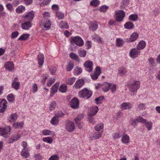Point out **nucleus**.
Instances as JSON below:
<instances>
[{
	"label": "nucleus",
	"mask_w": 160,
	"mask_h": 160,
	"mask_svg": "<svg viewBox=\"0 0 160 160\" xmlns=\"http://www.w3.org/2000/svg\"><path fill=\"white\" fill-rule=\"evenodd\" d=\"M38 63L39 65L42 66L43 63L44 57L43 54H40L38 55Z\"/></svg>",
	"instance_id": "obj_27"
},
{
	"label": "nucleus",
	"mask_w": 160,
	"mask_h": 160,
	"mask_svg": "<svg viewBox=\"0 0 160 160\" xmlns=\"http://www.w3.org/2000/svg\"><path fill=\"white\" fill-rule=\"evenodd\" d=\"M138 108L139 110L145 109V104L143 103H140L138 105Z\"/></svg>",
	"instance_id": "obj_58"
},
{
	"label": "nucleus",
	"mask_w": 160,
	"mask_h": 160,
	"mask_svg": "<svg viewBox=\"0 0 160 160\" xmlns=\"http://www.w3.org/2000/svg\"><path fill=\"white\" fill-rule=\"evenodd\" d=\"M92 94V91L86 88H85L79 91L78 92V95L80 97L83 98H86L87 99L90 98Z\"/></svg>",
	"instance_id": "obj_1"
},
{
	"label": "nucleus",
	"mask_w": 160,
	"mask_h": 160,
	"mask_svg": "<svg viewBox=\"0 0 160 160\" xmlns=\"http://www.w3.org/2000/svg\"><path fill=\"white\" fill-rule=\"evenodd\" d=\"M12 136L15 141L18 140L21 137L20 134L18 133L13 134Z\"/></svg>",
	"instance_id": "obj_51"
},
{
	"label": "nucleus",
	"mask_w": 160,
	"mask_h": 160,
	"mask_svg": "<svg viewBox=\"0 0 160 160\" xmlns=\"http://www.w3.org/2000/svg\"><path fill=\"white\" fill-rule=\"evenodd\" d=\"M67 90V86L65 84L61 85L59 88V91L62 93L65 92Z\"/></svg>",
	"instance_id": "obj_41"
},
{
	"label": "nucleus",
	"mask_w": 160,
	"mask_h": 160,
	"mask_svg": "<svg viewBox=\"0 0 160 160\" xmlns=\"http://www.w3.org/2000/svg\"><path fill=\"white\" fill-rule=\"evenodd\" d=\"M74 73L75 75L79 74L82 72V69L81 68L77 67L74 69Z\"/></svg>",
	"instance_id": "obj_45"
},
{
	"label": "nucleus",
	"mask_w": 160,
	"mask_h": 160,
	"mask_svg": "<svg viewBox=\"0 0 160 160\" xmlns=\"http://www.w3.org/2000/svg\"><path fill=\"white\" fill-rule=\"evenodd\" d=\"M85 70L88 72H91L93 70V63L90 60H87L84 64Z\"/></svg>",
	"instance_id": "obj_7"
},
{
	"label": "nucleus",
	"mask_w": 160,
	"mask_h": 160,
	"mask_svg": "<svg viewBox=\"0 0 160 160\" xmlns=\"http://www.w3.org/2000/svg\"><path fill=\"white\" fill-rule=\"evenodd\" d=\"M146 126L148 130H150L152 128V123L151 122H145Z\"/></svg>",
	"instance_id": "obj_60"
},
{
	"label": "nucleus",
	"mask_w": 160,
	"mask_h": 160,
	"mask_svg": "<svg viewBox=\"0 0 160 160\" xmlns=\"http://www.w3.org/2000/svg\"><path fill=\"white\" fill-rule=\"evenodd\" d=\"M59 158V157L57 154H54L52 155L48 160H58Z\"/></svg>",
	"instance_id": "obj_55"
},
{
	"label": "nucleus",
	"mask_w": 160,
	"mask_h": 160,
	"mask_svg": "<svg viewBox=\"0 0 160 160\" xmlns=\"http://www.w3.org/2000/svg\"><path fill=\"white\" fill-rule=\"evenodd\" d=\"M59 26L61 28L67 29L69 26L68 23L65 21H62L59 24Z\"/></svg>",
	"instance_id": "obj_34"
},
{
	"label": "nucleus",
	"mask_w": 160,
	"mask_h": 160,
	"mask_svg": "<svg viewBox=\"0 0 160 160\" xmlns=\"http://www.w3.org/2000/svg\"><path fill=\"white\" fill-rule=\"evenodd\" d=\"M79 55L81 57H84L86 54V51L83 49H79L78 51Z\"/></svg>",
	"instance_id": "obj_39"
},
{
	"label": "nucleus",
	"mask_w": 160,
	"mask_h": 160,
	"mask_svg": "<svg viewBox=\"0 0 160 160\" xmlns=\"http://www.w3.org/2000/svg\"><path fill=\"white\" fill-rule=\"evenodd\" d=\"M84 117L83 114H80L78 115L74 119L76 125L80 129L82 128L81 121L83 118Z\"/></svg>",
	"instance_id": "obj_5"
},
{
	"label": "nucleus",
	"mask_w": 160,
	"mask_h": 160,
	"mask_svg": "<svg viewBox=\"0 0 160 160\" xmlns=\"http://www.w3.org/2000/svg\"><path fill=\"white\" fill-rule=\"evenodd\" d=\"M33 17L34 15L33 13L31 12H30L28 13L27 14L24 16V21H29V22H31L33 18Z\"/></svg>",
	"instance_id": "obj_18"
},
{
	"label": "nucleus",
	"mask_w": 160,
	"mask_h": 160,
	"mask_svg": "<svg viewBox=\"0 0 160 160\" xmlns=\"http://www.w3.org/2000/svg\"><path fill=\"white\" fill-rule=\"evenodd\" d=\"M42 140L44 142L49 143H51L52 142V138L50 137L43 138L42 139Z\"/></svg>",
	"instance_id": "obj_48"
},
{
	"label": "nucleus",
	"mask_w": 160,
	"mask_h": 160,
	"mask_svg": "<svg viewBox=\"0 0 160 160\" xmlns=\"http://www.w3.org/2000/svg\"><path fill=\"white\" fill-rule=\"evenodd\" d=\"M129 20L133 21H136L138 19L137 15L136 14L131 15L129 17Z\"/></svg>",
	"instance_id": "obj_50"
},
{
	"label": "nucleus",
	"mask_w": 160,
	"mask_h": 160,
	"mask_svg": "<svg viewBox=\"0 0 160 160\" xmlns=\"http://www.w3.org/2000/svg\"><path fill=\"white\" fill-rule=\"evenodd\" d=\"M100 2L98 0H92L91 2L90 5L94 7H97L99 5Z\"/></svg>",
	"instance_id": "obj_38"
},
{
	"label": "nucleus",
	"mask_w": 160,
	"mask_h": 160,
	"mask_svg": "<svg viewBox=\"0 0 160 160\" xmlns=\"http://www.w3.org/2000/svg\"><path fill=\"white\" fill-rule=\"evenodd\" d=\"M42 134L45 136L50 135L52 137H53L55 135L53 132L46 129H45L42 131Z\"/></svg>",
	"instance_id": "obj_26"
},
{
	"label": "nucleus",
	"mask_w": 160,
	"mask_h": 160,
	"mask_svg": "<svg viewBox=\"0 0 160 160\" xmlns=\"http://www.w3.org/2000/svg\"><path fill=\"white\" fill-rule=\"evenodd\" d=\"M129 137L126 134H124L122 138V141L124 144H126L129 142Z\"/></svg>",
	"instance_id": "obj_28"
},
{
	"label": "nucleus",
	"mask_w": 160,
	"mask_h": 160,
	"mask_svg": "<svg viewBox=\"0 0 160 160\" xmlns=\"http://www.w3.org/2000/svg\"><path fill=\"white\" fill-rule=\"evenodd\" d=\"M98 108L97 106H93L90 108L88 112V115L90 117H92L95 115L97 113Z\"/></svg>",
	"instance_id": "obj_14"
},
{
	"label": "nucleus",
	"mask_w": 160,
	"mask_h": 160,
	"mask_svg": "<svg viewBox=\"0 0 160 160\" xmlns=\"http://www.w3.org/2000/svg\"><path fill=\"white\" fill-rule=\"evenodd\" d=\"M93 39L95 41L97 42L101 43V38L98 35L95 34L93 35L92 36Z\"/></svg>",
	"instance_id": "obj_43"
},
{
	"label": "nucleus",
	"mask_w": 160,
	"mask_h": 160,
	"mask_svg": "<svg viewBox=\"0 0 160 160\" xmlns=\"http://www.w3.org/2000/svg\"><path fill=\"white\" fill-rule=\"evenodd\" d=\"M120 106L122 110H128L132 108L133 104L129 102H124L122 103Z\"/></svg>",
	"instance_id": "obj_11"
},
{
	"label": "nucleus",
	"mask_w": 160,
	"mask_h": 160,
	"mask_svg": "<svg viewBox=\"0 0 160 160\" xmlns=\"http://www.w3.org/2000/svg\"><path fill=\"white\" fill-rule=\"evenodd\" d=\"M11 119L12 121H15L17 118V115L16 113L12 114L10 116Z\"/></svg>",
	"instance_id": "obj_56"
},
{
	"label": "nucleus",
	"mask_w": 160,
	"mask_h": 160,
	"mask_svg": "<svg viewBox=\"0 0 160 160\" xmlns=\"http://www.w3.org/2000/svg\"><path fill=\"white\" fill-rule=\"evenodd\" d=\"M59 120V119L54 116L52 118L50 122L52 125H56L58 124Z\"/></svg>",
	"instance_id": "obj_37"
},
{
	"label": "nucleus",
	"mask_w": 160,
	"mask_h": 160,
	"mask_svg": "<svg viewBox=\"0 0 160 160\" xmlns=\"http://www.w3.org/2000/svg\"><path fill=\"white\" fill-rule=\"evenodd\" d=\"M134 24L130 22H128L124 25V28L127 29H131L133 28Z\"/></svg>",
	"instance_id": "obj_31"
},
{
	"label": "nucleus",
	"mask_w": 160,
	"mask_h": 160,
	"mask_svg": "<svg viewBox=\"0 0 160 160\" xmlns=\"http://www.w3.org/2000/svg\"><path fill=\"white\" fill-rule=\"evenodd\" d=\"M140 52V51L139 50H138L137 48H134L130 50L129 54L131 58H134L138 57Z\"/></svg>",
	"instance_id": "obj_8"
},
{
	"label": "nucleus",
	"mask_w": 160,
	"mask_h": 160,
	"mask_svg": "<svg viewBox=\"0 0 160 160\" xmlns=\"http://www.w3.org/2000/svg\"><path fill=\"white\" fill-rule=\"evenodd\" d=\"M31 22L26 21L22 25V29L24 30H28L32 26Z\"/></svg>",
	"instance_id": "obj_23"
},
{
	"label": "nucleus",
	"mask_w": 160,
	"mask_h": 160,
	"mask_svg": "<svg viewBox=\"0 0 160 160\" xmlns=\"http://www.w3.org/2000/svg\"><path fill=\"white\" fill-rule=\"evenodd\" d=\"M84 84V81L82 79L77 80L75 82L74 87L75 88L79 89L81 88Z\"/></svg>",
	"instance_id": "obj_17"
},
{
	"label": "nucleus",
	"mask_w": 160,
	"mask_h": 160,
	"mask_svg": "<svg viewBox=\"0 0 160 160\" xmlns=\"http://www.w3.org/2000/svg\"><path fill=\"white\" fill-rule=\"evenodd\" d=\"M123 42L122 40L118 38L116 39V46L118 47H121L123 43Z\"/></svg>",
	"instance_id": "obj_49"
},
{
	"label": "nucleus",
	"mask_w": 160,
	"mask_h": 160,
	"mask_svg": "<svg viewBox=\"0 0 160 160\" xmlns=\"http://www.w3.org/2000/svg\"><path fill=\"white\" fill-rule=\"evenodd\" d=\"M55 117L58 119L59 118H61L63 116L64 114L62 112H58L56 114H55Z\"/></svg>",
	"instance_id": "obj_61"
},
{
	"label": "nucleus",
	"mask_w": 160,
	"mask_h": 160,
	"mask_svg": "<svg viewBox=\"0 0 160 160\" xmlns=\"http://www.w3.org/2000/svg\"><path fill=\"white\" fill-rule=\"evenodd\" d=\"M21 155L24 157L25 158H27L28 157L30 156V154L28 151L26 150V149H22L21 152Z\"/></svg>",
	"instance_id": "obj_32"
},
{
	"label": "nucleus",
	"mask_w": 160,
	"mask_h": 160,
	"mask_svg": "<svg viewBox=\"0 0 160 160\" xmlns=\"http://www.w3.org/2000/svg\"><path fill=\"white\" fill-rule=\"evenodd\" d=\"M56 16L59 20L62 19L64 17L63 14L60 12H57L56 14Z\"/></svg>",
	"instance_id": "obj_57"
},
{
	"label": "nucleus",
	"mask_w": 160,
	"mask_h": 160,
	"mask_svg": "<svg viewBox=\"0 0 160 160\" xmlns=\"http://www.w3.org/2000/svg\"><path fill=\"white\" fill-rule=\"evenodd\" d=\"M30 35L28 34H24L21 35L18 39V40L23 41L27 40L29 37Z\"/></svg>",
	"instance_id": "obj_35"
},
{
	"label": "nucleus",
	"mask_w": 160,
	"mask_h": 160,
	"mask_svg": "<svg viewBox=\"0 0 160 160\" xmlns=\"http://www.w3.org/2000/svg\"><path fill=\"white\" fill-rule=\"evenodd\" d=\"M65 127L66 130L69 132L73 131L75 129L74 124L70 121L68 120L66 121Z\"/></svg>",
	"instance_id": "obj_6"
},
{
	"label": "nucleus",
	"mask_w": 160,
	"mask_h": 160,
	"mask_svg": "<svg viewBox=\"0 0 160 160\" xmlns=\"http://www.w3.org/2000/svg\"><path fill=\"white\" fill-rule=\"evenodd\" d=\"M71 42H73L77 45L81 47L83 45V41L82 38L79 36H77L71 38Z\"/></svg>",
	"instance_id": "obj_4"
},
{
	"label": "nucleus",
	"mask_w": 160,
	"mask_h": 160,
	"mask_svg": "<svg viewBox=\"0 0 160 160\" xmlns=\"http://www.w3.org/2000/svg\"><path fill=\"white\" fill-rule=\"evenodd\" d=\"M25 10V8L24 6L20 5L18 6L16 10V11L18 13H21L24 12Z\"/></svg>",
	"instance_id": "obj_29"
},
{
	"label": "nucleus",
	"mask_w": 160,
	"mask_h": 160,
	"mask_svg": "<svg viewBox=\"0 0 160 160\" xmlns=\"http://www.w3.org/2000/svg\"><path fill=\"white\" fill-rule=\"evenodd\" d=\"M104 85L105 86L102 88V90L104 92H107L109 90L110 86H112V83L106 82Z\"/></svg>",
	"instance_id": "obj_25"
},
{
	"label": "nucleus",
	"mask_w": 160,
	"mask_h": 160,
	"mask_svg": "<svg viewBox=\"0 0 160 160\" xmlns=\"http://www.w3.org/2000/svg\"><path fill=\"white\" fill-rule=\"evenodd\" d=\"M74 66V64L71 62H70L68 64L66 69L68 71H71L73 68Z\"/></svg>",
	"instance_id": "obj_46"
},
{
	"label": "nucleus",
	"mask_w": 160,
	"mask_h": 160,
	"mask_svg": "<svg viewBox=\"0 0 160 160\" xmlns=\"http://www.w3.org/2000/svg\"><path fill=\"white\" fill-rule=\"evenodd\" d=\"M129 90L132 92H137V90L140 88V82L138 81L134 80L128 85Z\"/></svg>",
	"instance_id": "obj_2"
},
{
	"label": "nucleus",
	"mask_w": 160,
	"mask_h": 160,
	"mask_svg": "<svg viewBox=\"0 0 160 160\" xmlns=\"http://www.w3.org/2000/svg\"><path fill=\"white\" fill-rule=\"evenodd\" d=\"M51 23L49 20H42L41 21L40 26L43 27L46 30L49 29L51 27Z\"/></svg>",
	"instance_id": "obj_9"
},
{
	"label": "nucleus",
	"mask_w": 160,
	"mask_h": 160,
	"mask_svg": "<svg viewBox=\"0 0 160 160\" xmlns=\"http://www.w3.org/2000/svg\"><path fill=\"white\" fill-rule=\"evenodd\" d=\"M7 102L6 100L0 99V112H3L6 108Z\"/></svg>",
	"instance_id": "obj_15"
},
{
	"label": "nucleus",
	"mask_w": 160,
	"mask_h": 160,
	"mask_svg": "<svg viewBox=\"0 0 160 160\" xmlns=\"http://www.w3.org/2000/svg\"><path fill=\"white\" fill-rule=\"evenodd\" d=\"M138 36V34L134 32L132 33L130 36V38H127L126 39L127 41L128 42H132L136 40Z\"/></svg>",
	"instance_id": "obj_19"
},
{
	"label": "nucleus",
	"mask_w": 160,
	"mask_h": 160,
	"mask_svg": "<svg viewBox=\"0 0 160 160\" xmlns=\"http://www.w3.org/2000/svg\"><path fill=\"white\" fill-rule=\"evenodd\" d=\"M7 99L10 102H13L14 100V96L12 94H11L7 96Z\"/></svg>",
	"instance_id": "obj_47"
},
{
	"label": "nucleus",
	"mask_w": 160,
	"mask_h": 160,
	"mask_svg": "<svg viewBox=\"0 0 160 160\" xmlns=\"http://www.w3.org/2000/svg\"><path fill=\"white\" fill-rule=\"evenodd\" d=\"M20 85L19 82H13L12 84V86L13 88L17 90L20 88Z\"/></svg>",
	"instance_id": "obj_36"
},
{
	"label": "nucleus",
	"mask_w": 160,
	"mask_h": 160,
	"mask_svg": "<svg viewBox=\"0 0 160 160\" xmlns=\"http://www.w3.org/2000/svg\"><path fill=\"white\" fill-rule=\"evenodd\" d=\"M56 106V102L55 101L52 102L50 105V110H54V108Z\"/></svg>",
	"instance_id": "obj_52"
},
{
	"label": "nucleus",
	"mask_w": 160,
	"mask_h": 160,
	"mask_svg": "<svg viewBox=\"0 0 160 160\" xmlns=\"http://www.w3.org/2000/svg\"><path fill=\"white\" fill-rule=\"evenodd\" d=\"M108 8V7L106 5H103L100 8V10L101 12H106Z\"/></svg>",
	"instance_id": "obj_62"
},
{
	"label": "nucleus",
	"mask_w": 160,
	"mask_h": 160,
	"mask_svg": "<svg viewBox=\"0 0 160 160\" xmlns=\"http://www.w3.org/2000/svg\"><path fill=\"white\" fill-rule=\"evenodd\" d=\"M98 27V25L97 22H91L90 28H91L90 29L92 31H94L96 30L97 29Z\"/></svg>",
	"instance_id": "obj_30"
},
{
	"label": "nucleus",
	"mask_w": 160,
	"mask_h": 160,
	"mask_svg": "<svg viewBox=\"0 0 160 160\" xmlns=\"http://www.w3.org/2000/svg\"><path fill=\"white\" fill-rule=\"evenodd\" d=\"M34 158L37 160H41L43 158V157L40 154L34 155Z\"/></svg>",
	"instance_id": "obj_59"
},
{
	"label": "nucleus",
	"mask_w": 160,
	"mask_h": 160,
	"mask_svg": "<svg viewBox=\"0 0 160 160\" xmlns=\"http://www.w3.org/2000/svg\"><path fill=\"white\" fill-rule=\"evenodd\" d=\"M114 18L115 20L119 22L122 21L125 16V13L123 10L116 11Z\"/></svg>",
	"instance_id": "obj_3"
},
{
	"label": "nucleus",
	"mask_w": 160,
	"mask_h": 160,
	"mask_svg": "<svg viewBox=\"0 0 160 160\" xmlns=\"http://www.w3.org/2000/svg\"><path fill=\"white\" fill-rule=\"evenodd\" d=\"M117 85L115 84H112V86H110L111 90L112 92L113 93H115L116 91Z\"/></svg>",
	"instance_id": "obj_53"
},
{
	"label": "nucleus",
	"mask_w": 160,
	"mask_h": 160,
	"mask_svg": "<svg viewBox=\"0 0 160 160\" xmlns=\"http://www.w3.org/2000/svg\"><path fill=\"white\" fill-rule=\"evenodd\" d=\"M76 80V78L73 77L69 78L66 80V82L69 85H72L75 82Z\"/></svg>",
	"instance_id": "obj_44"
},
{
	"label": "nucleus",
	"mask_w": 160,
	"mask_h": 160,
	"mask_svg": "<svg viewBox=\"0 0 160 160\" xmlns=\"http://www.w3.org/2000/svg\"><path fill=\"white\" fill-rule=\"evenodd\" d=\"M137 122H140L143 123H145L146 122V121L145 119H143L141 117H138L136 120H133L131 122L132 125H133L135 124Z\"/></svg>",
	"instance_id": "obj_24"
},
{
	"label": "nucleus",
	"mask_w": 160,
	"mask_h": 160,
	"mask_svg": "<svg viewBox=\"0 0 160 160\" xmlns=\"http://www.w3.org/2000/svg\"><path fill=\"white\" fill-rule=\"evenodd\" d=\"M101 73L100 68L99 67H97L95 69V72L92 74H91V78L93 80L97 79Z\"/></svg>",
	"instance_id": "obj_13"
},
{
	"label": "nucleus",
	"mask_w": 160,
	"mask_h": 160,
	"mask_svg": "<svg viewBox=\"0 0 160 160\" xmlns=\"http://www.w3.org/2000/svg\"><path fill=\"white\" fill-rule=\"evenodd\" d=\"M69 56L71 58L76 61H78L79 60V58L78 56L73 52L70 53Z\"/></svg>",
	"instance_id": "obj_42"
},
{
	"label": "nucleus",
	"mask_w": 160,
	"mask_h": 160,
	"mask_svg": "<svg viewBox=\"0 0 160 160\" xmlns=\"http://www.w3.org/2000/svg\"><path fill=\"white\" fill-rule=\"evenodd\" d=\"M4 68L7 70L12 71L14 69V64L11 62H7L4 65Z\"/></svg>",
	"instance_id": "obj_16"
},
{
	"label": "nucleus",
	"mask_w": 160,
	"mask_h": 160,
	"mask_svg": "<svg viewBox=\"0 0 160 160\" xmlns=\"http://www.w3.org/2000/svg\"><path fill=\"white\" fill-rule=\"evenodd\" d=\"M79 103L78 100L75 97L73 98L70 102L71 107L75 109H77L79 108Z\"/></svg>",
	"instance_id": "obj_12"
},
{
	"label": "nucleus",
	"mask_w": 160,
	"mask_h": 160,
	"mask_svg": "<svg viewBox=\"0 0 160 160\" xmlns=\"http://www.w3.org/2000/svg\"><path fill=\"white\" fill-rule=\"evenodd\" d=\"M11 131V128L10 126H8L5 128H0V135L6 137V135L8 134Z\"/></svg>",
	"instance_id": "obj_10"
},
{
	"label": "nucleus",
	"mask_w": 160,
	"mask_h": 160,
	"mask_svg": "<svg viewBox=\"0 0 160 160\" xmlns=\"http://www.w3.org/2000/svg\"><path fill=\"white\" fill-rule=\"evenodd\" d=\"M103 128L104 125L103 123H100L95 126L94 128V129L97 131H99L102 130H103Z\"/></svg>",
	"instance_id": "obj_33"
},
{
	"label": "nucleus",
	"mask_w": 160,
	"mask_h": 160,
	"mask_svg": "<svg viewBox=\"0 0 160 160\" xmlns=\"http://www.w3.org/2000/svg\"><path fill=\"white\" fill-rule=\"evenodd\" d=\"M146 46V43L143 41H140L136 46L137 48L139 50L144 48Z\"/></svg>",
	"instance_id": "obj_22"
},
{
	"label": "nucleus",
	"mask_w": 160,
	"mask_h": 160,
	"mask_svg": "<svg viewBox=\"0 0 160 160\" xmlns=\"http://www.w3.org/2000/svg\"><path fill=\"white\" fill-rule=\"evenodd\" d=\"M127 72L126 68L123 67H120L118 69V73L120 76H123L125 75Z\"/></svg>",
	"instance_id": "obj_21"
},
{
	"label": "nucleus",
	"mask_w": 160,
	"mask_h": 160,
	"mask_svg": "<svg viewBox=\"0 0 160 160\" xmlns=\"http://www.w3.org/2000/svg\"><path fill=\"white\" fill-rule=\"evenodd\" d=\"M55 80L54 78H50L49 81L47 83V85L48 86H51L52 83L55 82Z\"/></svg>",
	"instance_id": "obj_63"
},
{
	"label": "nucleus",
	"mask_w": 160,
	"mask_h": 160,
	"mask_svg": "<svg viewBox=\"0 0 160 160\" xmlns=\"http://www.w3.org/2000/svg\"><path fill=\"white\" fill-rule=\"evenodd\" d=\"M43 20H49V14L48 12H45L43 15Z\"/></svg>",
	"instance_id": "obj_64"
},
{
	"label": "nucleus",
	"mask_w": 160,
	"mask_h": 160,
	"mask_svg": "<svg viewBox=\"0 0 160 160\" xmlns=\"http://www.w3.org/2000/svg\"><path fill=\"white\" fill-rule=\"evenodd\" d=\"M24 123L23 122H16L13 124V126L15 128H22L23 127Z\"/></svg>",
	"instance_id": "obj_40"
},
{
	"label": "nucleus",
	"mask_w": 160,
	"mask_h": 160,
	"mask_svg": "<svg viewBox=\"0 0 160 160\" xmlns=\"http://www.w3.org/2000/svg\"><path fill=\"white\" fill-rule=\"evenodd\" d=\"M152 13L154 16H157L160 13L159 9L158 8H155L152 11Z\"/></svg>",
	"instance_id": "obj_54"
},
{
	"label": "nucleus",
	"mask_w": 160,
	"mask_h": 160,
	"mask_svg": "<svg viewBox=\"0 0 160 160\" xmlns=\"http://www.w3.org/2000/svg\"><path fill=\"white\" fill-rule=\"evenodd\" d=\"M102 131L101 132H99L98 131L93 132L92 133V137L91 138V139H99L102 137Z\"/></svg>",
	"instance_id": "obj_20"
}]
</instances>
